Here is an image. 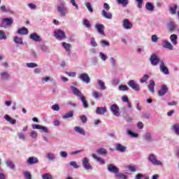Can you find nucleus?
Masks as SVG:
<instances>
[{
  "mask_svg": "<svg viewBox=\"0 0 179 179\" xmlns=\"http://www.w3.org/2000/svg\"><path fill=\"white\" fill-rule=\"evenodd\" d=\"M71 91L73 92V94L76 96V97H80L83 106L84 108H89V104L87 103V101H86V97L83 96V94L76 87L71 86Z\"/></svg>",
  "mask_w": 179,
  "mask_h": 179,
  "instance_id": "f257e3e1",
  "label": "nucleus"
},
{
  "mask_svg": "<svg viewBox=\"0 0 179 179\" xmlns=\"http://www.w3.org/2000/svg\"><path fill=\"white\" fill-rule=\"evenodd\" d=\"M148 160L153 166H163V162L157 159V156L155 154H150L148 157Z\"/></svg>",
  "mask_w": 179,
  "mask_h": 179,
  "instance_id": "f03ea898",
  "label": "nucleus"
},
{
  "mask_svg": "<svg viewBox=\"0 0 179 179\" xmlns=\"http://www.w3.org/2000/svg\"><path fill=\"white\" fill-rule=\"evenodd\" d=\"M57 12L59 13L60 16L64 17V16H66L68 15V9L65 6V4L62 3L57 6Z\"/></svg>",
  "mask_w": 179,
  "mask_h": 179,
  "instance_id": "7ed1b4c3",
  "label": "nucleus"
},
{
  "mask_svg": "<svg viewBox=\"0 0 179 179\" xmlns=\"http://www.w3.org/2000/svg\"><path fill=\"white\" fill-rule=\"evenodd\" d=\"M81 163L85 170H93V166L90 164V159L84 157L82 159Z\"/></svg>",
  "mask_w": 179,
  "mask_h": 179,
  "instance_id": "20e7f679",
  "label": "nucleus"
},
{
  "mask_svg": "<svg viewBox=\"0 0 179 179\" xmlns=\"http://www.w3.org/2000/svg\"><path fill=\"white\" fill-rule=\"evenodd\" d=\"M149 61H150L151 65H152V66H157V65H159V62H160V58L159 56L152 54L150 55Z\"/></svg>",
  "mask_w": 179,
  "mask_h": 179,
  "instance_id": "39448f33",
  "label": "nucleus"
},
{
  "mask_svg": "<svg viewBox=\"0 0 179 179\" xmlns=\"http://www.w3.org/2000/svg\"><path fill=\"white\" fill-rule=\"evenodd\" d=\"M2 23L1 24V27H4L6 29L7 27L12 26L13 24V18H3L2 20Z\"/></svg>",
  "mask_w": 179,
  "mask_h": 179,
  "instance_id": "423d86ee",
  "label": "nucleus"
},
{
  "mask_svg": "<svg viewBox=\"0 0 179 179\" xmlns=\"http://www.w3.org/2000/svg\"><path fill=\"white\" fill-rule=\"evenodd\" d=\"M127 85L134 90L135 92H139L141 90V86L138 85L137 83H135V80H130L128 83Z\"/></svg>",
  "mask_w": 179,
  "mask_h": 179,
  "instance_id": "0eeeda50",
  "label": "nucleus"
},
{
  "mask_svg": "<svg viewBox=\"0 0 179 179\" xmlns=\"http://www.w3.org/2000/svg\"><path fill=\"white\" fill-rule=\"evenodd\" d=\"M78 79H80V80H82V82H84V83H90V77L89 76L88 73H83L80 74L78 76Z\"/></svg>",
  "mask_w": 179,
  "mask_h": 179,
  "instance_id": "6e6552de",
  "label": "nucleus"
},
{
  "mask_svg": "<svg viewBox=\"0 0 179 179\" xmlns=\"http://www.w3.org/2000/svg\"><path fill=\"white\" fill-rule=\"evenodd\" d=\"M159 71L162 72V73H164V75H169V73H170L169 71V68L166 66V64H164V62L163 60L160 61Z\"/></svg>",
  "mask_w": 179,
  "mask_h": 179,
  "instance_id": "1a4fd4ad",
  "label": "nucleus"
},
{
  "mask_svg": "<svg viewBox=\"0 0 179 179\" xmlns=\"http://www.w3.org/2000/svg\"><path fill=\"white\" fill-rule=\"evenodd\" d=\"M110 111L113 113V115L115 117H120V107L117 104H113L110 107Z\"/></svg>",
  "mask_w": 179,
  "mask_h": 179,
  "instance_id": "9d476101",
  "label": "nucleus"
},
{
  "mask_svg": "<svg viewBox=\"0 0 179 179\" xmlns=\"http://www.w3.org/2000/svg\"><path fill=\"white\" fill-rule=\"evenodd\" d=\"M55 37L57 40H64V38H66V36L65 35V32L62 30H57L55 32Z\"/></svg>",
  "mask_w": 179,
  "mask_h": 179,
  "instance_id": "9b49d317",
  "label": "nucleus"
},
{
  "mask_svg": "<svg viewBox=\"0 0 179 179\" xmlns=\"http://www.w3.org/2000/svg\"><path fill=\"white\" fill-rule=\"evenodd\" d=\"M108 171L109 173H113V174H118L120 173V169L115 166L113 164H108Z\"/></svg>",
  "mask_w": 179,
  "mask_h": 179,
  "instance_id": "f8f14e48",
  "label": "nucleus"
},
{
  "mask_svg": "<svg viewBox=\"0 0 179 179\" xmlns=\"http://www.w3.org/2000/svg\"><path fill=\"white\" fill-rule=\"evenodd\" d=\"M94 27L96 30H97L99 34L101 36H106V34L104 33V25L101 24H96L94 25Z\"/></svg>",
  "mask_w": 179,
  "mask_h": 179,
  "instance_id": "ddd939ff",
  "label": "nucleus"
},
{
  "mask_svg": "<svg viewBox=\"0 0 179 179\" xmlns=\"http://www.w3.org/2000/svg\"><path fill=\"white\" fill-rule=\"evenodd\" d=\"M122 27L126 30H131L133 27L132 22H129L128 19H125L122 21Z\"/></svg>",
  "mask_w": 179,
  "mask_h": 179,
  "instance_id": "4468645a",
  "label": "nucleus"
},
{
  "mask_svg": "<svg viewBox=\"0 0 179 179\" xmlns=\"http://www.w3.org/2000/svg\"><path fill=\"white\" fill-rule=\"evenodd\" d=\"M115 150L117 152H120L121 153H125V152H127V147H125V145H123L121 143H117L115 145Z\"/></svg>",
  "mask_w": 179,
  "mask_h": 179,
  "instance_id": "2eb2a0df",
  "label": "nucleus"
},
{
  "mask_svg": "<svg viewBox=\"0 0 179 179\" xmlns=\"http://www.w3.org/2000/svg\"><path fill=\"white\" fill-rule=\"evenodd\" d=\"M143 138L145 142H148L149 143L153 142L154 139L152 136V134L150 132H146L143 135Z\"/></svg>",
  "mask_w": 179,
  "mask_h": 179,
  "instance_id": "dca6fc26",
  "label": "nucleus"
},
{
  "mask_svg": "<svg viewBox=\"0 0 179 179\" xmlns=\"http://www.w3.org/2000/svg\"><path fill=\"white\" fill-rule=\"evenodd\" d=\"M167 92H169V87H167V85H162L161 89L158 91V96L162 97L164 96Z\"/></svg>",
  "mask_w": 179,
  "mask_h": 179,
  "instance_id": "f3484780",
  "label": "nucleus"
},
{
  "mask_svg": "<svg viewBox=\"0 0 179 179\" xmlns=\"http://www.w3.org/2000/svg\"><path fill=\"white\" fill-rule=\"evenodd\" d=\"M162 47L164 48H166V50H170L171 51L173 50V45H171V43L167 41V40H163L162 41Z\"/></svg>",
  "mask_w": 179,
  "mask_h": 179,
  "instance_id": "a211bd4d",
  "label": "nucleus"
},
{
  "mask_svg": "<svg viewBox=\"0 0 179 179\" xmlns=\"http://www.w3.org/2000/svg\"><path fill=\"white\" fill-rule=\"evenodd\" d=\"M0 77L1 80H9L10 79V74L8 71H1L0 73Z\"/></svg>",
  "mask_w": 179,
  "mask_h": 179,
  "instance_id": "6ab92c4d",
  "label": "nucleus"
},
{
  "mask_svg": "<svg viewBox=\"0 0 179 179\" xmlns=\"http://www.w3.org/2000/svg\"><path fill=\"white\" fill-rule=\"evenodd\" d=\"M29 38L33 41H36V43L41 41V37L38 36L37 33L31 34L29 36Z\"/></svg>",
  "mask_w": 179,
  "mask_h": 179,
  "instance_id": "aec40b11",
  "label": "nucleus"
},
{
  "mask_svg": "<svg viewBox=\"0 0 179 179\" xmlns=\"http://www.w3.org/2000/svg\"><path fill=\"white\" fill-rule=\"evenodd\" d=\"M96 114L99 115H104L107 113V108L106 107H97L96 109Z\"/></svg>",
  "mask_w": 179,
  "mask_h": 179,
  "instance_id": "412c9836",
  "label": "nucleus"
},
{
  "mask_svg": "<svg viewBox=\"0 0 179 179\" xmlns=\"http://www.w3.org/2000/svg\"><path fill=\"white\" fill-rule=\"evenodd\" d=\"M74 131L77 134H79L80 135H83V136H86V131H85V129H83V128H82L79 126H76L74 127Z\"/></svg>",
  "mask_w": 179,
  "mask_h": 179,
  "instance_id": "4be33fe9",
  "label": "nucleus"
},
{
  "mask_svg": "<svg viewBox=\"0 0 179 179\" xmlns=\"http://www.w3.org/2000/svg\"><path fill=\"white\" fill-rule=\"evenodd\" d=\"M37 163H38V158H37V157H30L27 160V164H29V165L37 164Z\"/></svg>",
  "mask_w": 179,
  "mask_h": 179,
  "instance_id": "5701e85b",
  "label": "nucleus"
},
{
  "mask_svg": "<svg viewBox=\"0 0 179 179\" xmlns=\"http://www.w3.org/2000/svg\"><path fill=\"white\" fill-rule=\"evenodd\" d=\"M167 29L169 31L171 32L174 31L176 29H177V25H176V22H170L167 24Z\"/></svg>",
  "mask_w": 179,
  "mask_h": 179,
  "instance_id": "b1692460",
  "label": "nucleus"
},
{
  "mask_svg": "<svg viewBox=\"0 0 179 179\" xmlns=\"http://www.w3.org/2000/svg\"><path fill=\"white\" fill-rule=\"evenodd\" d=\"M101 16H103V17H105V19H113V13L106 11V10H102Z\"/></svg>",
  "mask_w": 179,
  "mask_h": 179,
  "instance_id": "393cba45",
  "label": "nucleus"
},
{
  "mask_svg": "<svg viewBox=\"0 0 179 179\" xmlns=\"http://www.w3.org/2000/svg\"><path fill=\"white\" fill-rule=\"evenodd\" d=\"M17 33L21 36H25L29 34V30L26 27H23L22 28L19 29Z\"/></svg>",
  "mask_w": 179,
  "mask_h": 179,
  "instance_id": "a878e982",
  "label": "nucleus"
},
{
  "mask_svg": "<svg viewBox=\"0 0 179 179\" xmlns=\"http://www.w3.org/2000/svg\"><path fill=\"white\" fill-rule=\"evenodd\" d=\"M4 119L6 121H8V122H10L12 125H15L16 124V120L12 119L9 115H4Z\"/></svg>",
  "mask_w": 179,
  "mask_h": 179,
  "instance_id": "bb28decb",
  "label": "nucleus"
},
{
  "mask_svg": "<svg viewBox=\"0 0 179 179\" xmlns=\"http://www.w3.org/2000/svg\"><path fill=\"white\" fill-rule=\"evenodd\" d=\"M91 156L93 157V159L96 160V162H100L101 164H106V161L103 158L97 157L96 154H92Z\"/></svg>",
  "mask_w": 179,
  "mask_h": 179,
  "instance_id": "cd10ccee",
  "label": "nucleus"
},
{
  "mask_svg": "<svg viewBox=\"0 0 179 179\" xmlns=\"http://www.w3.org/2000/svg\"><path fill=\"white\" fill-rule=\"evenodd\" d=\"M171 129L174 132V134H176V135L179 136V123L172 125Z\"/></svg>",
  "mask_w": 179,
  "mask_h": 179,
  "instance_id": "c85d7f7f",
  "label": "nucleus"
},
{
  "mask_svg": "<svg viewBox=\"0 0 179 179\" xmlns=\"http://www.w3.org/2000/svg\"><path fill=\"white\" fill-rule=\"evenodd\" d=\"M46 158L49 161L54 162V160H55L57 159V157H55V154H54L52 152H48L46 154Z\"/></svg>",
  "mask_w": 179,
  "mask_h": 179,
  "instance_id": "c756f323",
  "label": "nucleus"
},
{
  "mask_svg": "<svg viewBox=\"0 0 179 179\" xmlns=\"http://www.w3.org/2000/svg\"><path fill=\"white\" fill-rule=\"evenodd\" d=\"M73 111H70L62 116L63 120H68V118H72L73 117Z\"/></svg>",
  "mask_w": 179,
  "mask_h": 179,
  "instance_id": "7c9ffc66",
  "label": "nucleus"
},
{
  "mask_svg": "<svg viewBox=\"0 0 179 179\" xmlns=\"http://www.w3.org/2000/svg\"><path fill=\"white\" fill-rule=\"evenodd\" d=\"M155 81L150 80V84L148 85V90L151 93H155Z\"/></svg>",
  "mask_w": 179,
  "mask_h": 179,
  "instance_id": "2f4dec72",
  "label": "nucleus"
},
{
  "mask_svg": "<svg viewBox=\"0 0 179 179\" xmlns=\"http://www.w3.org/2000/svg\"><path fill=\"white\" fill-rule=\"evenodd\" d=\"M178 38V36H177V34H172L170 36V40L172 43V44H173V45H177V39Z\"/></svg>",
  "mask_w": 179,
  "mask_h": 179,
  "instance_id": "473e14b6",
  "label": "nucleus"
},
{
  "mask_svg": "<svg viewBox=\"0 0 179 179\" xmlns=\"http://www.w3.org/2000/svg\"><path fill=\"white\" fill-rule=\"evenodd\" d=\"M92 95L96 100H97V99H100V97H103V94L96 91L92 92Z\"/></svg>",
  "mask_w": 179,
  "mask_h": 179,
  "instance_id": "72a5a7b5",
  "label": "nucleus"
},
{
  "mask_svg": "<svg viewBox=\"0 0 179 179\" xmlns=\"http://www.w3.org/2000/svg\"><path fill=\"white\" fill-rule=\"evenodd\" d=\"M145 8L147 9V10H149L150 12H153V10H155V6L150 2H148L145 4Z\"/></svg>",
  "mask_w": 179,
  "mask_h": 179,
  "instance_id": "f704fd0d",
  "label": "nucleus"
},
{
  "mask_svg": "<svg viewBox=\"0 0 179 179\" xmlns=\"http://www.w3.org/2000/svg\"><path fill=\"white\" fill-rule=\"evenodd\" d=\"M97 83L99 86L101 87V90H106V89H107V87H106V83H104V81L101 80H97Z\"/></svg>",
  "mask_w": 179,
  "mask_h": 179,
  "instance_id": "c9c22d12",
  "label": "nucleus"
},
{
  "mask_svg": "<svg viewBox=\"0 0 179 179\" xmlns=\"http://www.w3.org/2000/svg\"><path fill=\"white\" fill-rule=\"evenodd\" d=\"M96 152L98 153V155H102L103 156H106L108 153L107 150H106V148H103L98 149L96 150Z\"/></svg>",
  "mask_w": 179,
  "mask_h": 179,
  "instance_id": "e433bc0d",
  "label": "nucleus"
},
{
  "mask_svg": "<svg viewBox=\"0 0 179 179\" xmlns=\"http://www.w3.org/2000/svg\"><path fill=\"white\" fill-rule=\"evenodd\" d=\"M62 47H63V48H64V50H66V51H70L71 50V48L72 47V45L71 44H70V43H65V42H63L62 43Z\"/></svg>",
  "mask_w": 179,
  "mask_h": 179,
  "instance_id": "4c0bfd02",
  "label": "nucleus"
},
{
  "mask_svg": "<svg viewBox=\"0 0 179 179\" xmlns=\"http://www.w3.org/2000/svg\"><path fill=\"white\" fill-rule=\"evenodd\" d=\"M13 41L15 42L16 44H23V39L19 36H15L13 38Z\"/></svg>",
  "mask_w": 179,
  "mask_h": 179,
  "instance_id": "58836bf2",
  "label": "nucleus"
},
{
  "mask_svg": "<svg viewBox=\"0 0 179 179\" xmlns=\"http://www.w3.org/2000/svg\"><path fill=\"white\" fill-rule=\"evenodd\" d=\"M126 134H127L129 136H131V138H138V134L132 132L130 129H127Z\"/></svg>",
  "mask_w": 179,
  "mask_h": 179,
  "instance_id": "ea45409f",
  "label": "nucleus"
},
{
  "mask_svg": "<svg viewBox=\"0 0 179 179\" xmlns=\"http://www.w3.org/2000/svg\"><path fill=\"white\" fill-rule=\"evenodd\" d=\"M118 5H122V6H127L129 3L128 0H116Z\"/></svg>",
  "mask_w": 179,
  "mask_h": 179,
  "instance_id": "a19ab883",
  "label": "nucleus"
},
{
  "mask_svg": "<svg viewBox=\"0 0 179 179\" xmlns=\"http://www.w3.org/2000/svg\"><path fill=\"white\" fill-rule=\"evenodd\" d=\"M169 10L171 15H176V12L177 10V4H174L173 7H170Z\"/></svg>",
  "mask_w": 179,
  "mask_h": 179,
  "instance_id": "79ce46f5",
  "label": "nucleus"
},
{
  "mask_svg": "<svg viewBox=\"0 0 179 179\" xmlns=\"http://www.w3.org/2000/svg\"><path fill=\"white\" fill-rule=\"evenodd\" d=\"M116 178L117 179H128V176H127V175L123 174V173H117L115 175Z\"/></svg>",
  "mask_w": 179,
  "mask_h": 179,
  "instance_id": "37998d69",
  "label": "nucleus"
},
{
  "mask_svg": "<svg viewBox=\"0 0 179 179\" xmlns=\"http://www.w3.org/2000/svg\"><path fill=\"white\" fill-rule=\"evenodd\" d=\"M149 79V75L145 74L141 79H140V83H145V82H148Z\"/></svg>",
  "mask_w": 179,
  "mask_h": 179,
  "instance_id": "c03bdc74",
  "label": "nucleus"
},
{
  "mask_svg": "<svg viewBox=\"0 0 179 179\" xmlns=\"http://www.w3.org/2000/svg\"><path fill=\"white\" fill-rule=\"evenodd\" d=\"M83 26H85V27H86L87 29H90L91 27V24H90V22H89L87 20L84 19L83 20Z\"/></svg>",
  "mask_w": 179,
  "mask_h": 179,
  "instance_id": "a18cd8bd",
  "label": "nucleus"
},
{
  "mask_svg": "<svg viewBox=\"0 0 179 179\" xmlns=\"http://www.w3.org/2000/svg\"><path fill=\"white\" fill-rule=\"evenodd\" d=\"M119 90L120 92H128L129 90V88H128V86L121 85L119 86Z\"/></svg>",
  "mask_w": 179,
  "mask_h": 179,
  "instance_id": "49530a36",
  "label": "nucleus"
},
{
  "mask_svg": "<svg viewBox=\"0 0 179 179\" xmlns=\"http://www.w3.org/2000/svg\"><path fill=\"white\" fill-rule=\"evenodd\" d=\"M6 164L7 167H9V169H10L11 170H13V169H15V164H13L10 161H6Z\"/></svg>",
  "mask_w": 179,
  "mask_h": 179,
  "instance_id": "de8ad7c7",
  "label": "nucleus"
},
{
  "mask_svg": "<svg viewBox=\"0 0 179 179\" xmlns=\"http://www.w3.org/2000/svg\"><path fill=\"white\" fill-rule=\"evenodd\" d=\"M99 57L103 62L107 61V55L104 54L103 52H99Z\"/></svg>",
  "mask_w": 179,
  "mask_h": 179,
  "instance_id": "09e8293b",
  "label": "nucleus"
},
{
  "mask_svg": "<svg viewBox=\"0 0 179 179\" xmlns=\"http://www.w3.org/2000/svg\"><path fill=\"white\" fill-rule=\"evenodd\" d=\"M101 47H110V42L102 40L101 41Z\"/></svg>",
  "mask_w": 179,
  "mask_h": 179,
  "instance_id": "8fccbe9b",
  "label": "nucleus"
},
{
  "mask_svg": "<svg viewBox=\"0 0 179 179\" xmlns=\"http://www.w3.org/2000/svg\"><path fill=\"white\" fill-rule=\"evenodd\" d=\"M29 136H31V138H33V139H36L37 136H38V134H37V131H31Z\"/></svg>",
  "mask_w": 179,
  "mask_h": 179,
  "instance_id": "3c124183",
  "label": "nucleus"
},
{
  "mask_svg": "<svg viewBox=\"0 0 179 179\" xmlns=\"http://www.w3.org/2000/svg\"><path fill=\"white\" fill-rule=\"evenodd\" d=\"M65 73L67 76H70L71 78H76V72L66 71Z\"/></svg>",
  "mask_w": 179,
  "mask_h": 179,
  "instance_id": "603ef678",
  "label": "nucleus"
},
{
  "mask_svg": "<svg viewBox=\"0 0 179 179\" xmlns=\"http://www.w3.org/2000/svg\"><path fill=\"white\" fill-rule=\"evenodd\" d=\"M80 119L83 124H86V122H87V117H86L85 115H81Z\"/></svg>",
  "mask_w": 179,
  "mask_h": 179,
  "instance_id": "864d4df0",
  "label": "nucleus"
},
{
  "mask_svg": "<svg viewBox=\"0 0 179 179\" xmlns=\"http://www.w3.org/2000/svg\"><path fill=\"white\" fill-rule=\"evenodd\" d=\"M39 129H40V132H44L45 134H48V128L44 126H41Z\"/></svg>",
  "mask_w": 179,
  "mask_h": 179,
  "instance_id": "5fc2aeb1",
  "label": "nucleus"
},
{
  "mask_svg": "<svg viewBox=\"0 0 179 179\" xmlns=\"http://www.w3.org/2000/svg\"><path fill=\"white\" fill-rule=\"evenodd\" d=\"M6 34H5V31L3 30H0V40H6Z\"/></svg>",
  "mask_w": 179,
  "mask_h": 179,
  "instance_id": "6e6d98bb",
  "label": "nucleus"
},
{
  "mask_svg": "<svg viewBox=\"0 0 179 179\" xmlns=\"http://www.w3.org/2000/svg\"><path fill=\"white\" fill-rule=\"evenodd\" d=\"M42 178L43 179H53L52 176H51V174H50V173H44L42 176Z\"/></svg>",
  "mask_w": 179,
  "mask_h": 179,
  "instance_id": "4d7b16f0",
  "label": "nucleus"
},
{
  "mask_svg": "<svg viewBox=\"0 0 179 179\" xmlns=\"http://www.w3.org/2000/svg\"><path fill=\"white\" fill-rule=\"evenodd\" d=\"M85 6L90 13H93V8H92V4H90V3H86Z\"/></svg>",
  "mask_w": 179,
  "mask_h": 179,
  "instance_id": "13d9d810",
  "label": "nucleus"
},
{
  "mask_svg": "<svg viewBox=\"0 0 179 179\" xmlns=\"http://www.w3.org/2000/svg\"><path fill=\"white\" fill-rule=\"evenodd\" d=\"M70 166H72V167H73L74 169H79L80 167L75 161L71 162Z\"/></svg>",
  "mask_w": 179,
  "mask_h": 179,
  "instance_id": "bf43d9fd",
  "label": "nucleus"
},
{
  "mask_svg": "<svg viewBox=\"0 0 179 179\" xmlns=\"http://www.w3.org/2000/svg\"><path fill=\"white\" fill-rule=\"evenodd\" d=\"M59 156L61 157H64V159H66V157H68V152H66V151H61L59 152Z\"/></svg>",
  "mask_w": 179,
  "mask_h": 179,
  "instance_id": "052dcab7",
  "label": "nucleus"
},
{
  "mask_svg": "<svg viewBox=\"0 0 179 179\" xmlns=\"http://www.w3.org/2000/svg\"><path fill=\"white\" fill-rule=\"evenodd\" d=\"M90 44L92 47H97V42H96V39H94V38H91Z\"/></svg>",
  "mask_w": 179,
  "mask_h": 179,
  "instance_id": "680f3d73",
  "label": "nucleus"
},
{
  "mask_svg": "<svg viewBox=\"0 0 179 179\" xmlns=\"http://www.w3.org/2000/svg\"><path fill=\"white\" fill-rule=\"evenodd\" d=\"M17 136L19 139H21L22 141H26V136L23 133H17Z\"/></svg>",
  "mask_w": 179,
  "mask_h": 179,
  "instance_id": "e2e57ef3",
  "label": "nucleus"
},
{
  "mask_svg": "<svg viewBox=\"0 0 179 179\" xmlns=\"http://www.w3.org/2000/svg\"><path fill=\"white\" fill-rule=\"evenodd\" d=\"M151 41L152 43H157V41H159V38L157 37V35H152L151 36Z\"/></svg>",
  "mask_w": 179,
  "mask_h": 179,
  "instance_id": "0e129e2a",
  "label": "nucleus"
},
{
  "mask_svg": "<svg viewBox=\"0 0 179 179\" xmlns=\"http://www.w3.org/2000/svg\"><path fill=\"white\" fill-rule=\"evenodd\" d=\"M27 66L28 68H36L38 66V65L36 63H27Z\"/></svg>",
  "mask_w": 179,
  "mask_h": 179,
  "instance_id": "69168bd1",
  "label": "nucleus"
},
{
  "mask_svg": "<svg viewBox=\"0 0 179 179\" xmlns=\"http://www.w3.org/2000/svg\"><path fill=\"white\" fill-rule=\"evenodd\" d=\"M52 110L53 111H59V106L58 104H54L52 106Z\"/></svg>",
  "mask_w": 179,
  "mask_h": 179,
  "instance_id": "338daca9",
  "label": "nucleus"
},
{
  "mask_svg": "<svg viewBox=\"0 0 179 179\" xmlns=\"http://www.w3.org/2000/svg\"><path fill=\"white\" fill-rule=\"evenodd\" d=\"M24 178L25 179H31V174L30 173V172L24 173Z\"/></svg>",
  "mask_w": 179,
  "mask_h": 179,
  "instance_id": "774afa93",
  "label": "nucleus"
}]
</instances>
